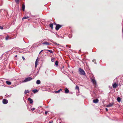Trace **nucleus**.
I'll return each mask as SVG.
<instances>
[{"instance_id": "f257e3e1", "label": "nucleus", "mask_w": 123, "mask_h": 123, "mask_svg": "<svg viewBox=\"0 0 123 123\" xmlns=\"http://www.w3.org/2000/svg\"><path fill=\"white\" fill-rule=\"evenodd\" d=\"M79 73L81 75H85V73L84 70L80 68L79 69Z\"/></svg>"}, {"instance_id": "f03ea898", "label": "nucleus", "mask_w": 123, "mask_h": 123, "mask_svg": "<svg viewBox=\"0 0 123 123\" xmlns=\"http://www.w3.org/2000/svg\"><path fill=\"white\" fill-rule=\"evenodd\" d=\"M92 82V83L94 85H96V82L95 80V78L94 76H93L92 78L91 79Z\"/></svg>"}, {"instance_id": "7ed1b4c3", "label": "nucleus", "mask_w": 123, "mask_h": 123, "mask_svg": "<svg viewBox=\"0 0 123 123\" xmlns=\"http://www.w3.org/2000/svg\"><path fill=\"white\" fill-rule=\"evenodd\" d=\"M32 79V78L31 77H28L25 78L24 80L23 81V82H26L28 81H29Z\"/></svg>"}, {"instance_id": "20e7f679", "label": "nucleus", "mask_w": 123, "mask_h": 123, "mask_svg": "<svg viewBox=\"0 0 123 123\" xmlns=\"http://www.w3.org/2000/svg\"><path fill=\"white\" fill-rule=\"evenodd\" d=\"M61 25H60L57 24L55 27L56 30L57 31L58 30L61 28Z\"/></svg>"}, {"instance_id": "39448f33", "label": "nucleus", "mask_w": 123, "mask_h": 123, "mask_svg": "<svg viewBox=\"0 0 123 123\" xmlns=\"http://www.w3.org/2000/svg\"><path fill=\"white\" fill-rule=\"evenodd\" d=\"M8 101L5 99H3L2 101V102L4 104H6L8 103Z\"/></svg>"}, {"instance_id": "423d86ee", "label": "nucleus", "mask_w": 123, "mask_h": 123, "mask_svg": "<svg viewBox=\"0 0 123 123\" xmlns=\"http://www.w3.org/2000/svg\"><path fill=\"white\" fill-rule=\"evenodd\" d=\"M114 105V102H112L111 103H110L109 105H107L106 106V107H109L113 105Z\"/></svg>"}, {"instance_id": "0eeeda50", "label": "nucleus", "mask_w": 123, "mask_h": 123, "mask_svg": "<svg viewBox=\"0 0 123 123\" xmlns=\"http://www.w3.org/2000/svg\"><path fill=\"white\" fill-rule=\"evenodd\" d=\"M51 42L53 43L55 45L57 46L60 47L61 46V45L57 43L54 42V41H52Z\"/></svg>"}, {"instance_id": "6e6552de", "label": "nucleus", "mask_w": 123, "mask_h": 123, "mask_svg": "<svg viewBox=\"0 0 123 123\" xmlns=\"http://www.w3.org/2000/svg\"><path fill=\"white\" fill-rule=\"evenodd\" d=\"M29 16H26V17L25 16V17H24L22 18V19L23 20L24 19H27V18H29L30 16L31 15V14L30 13H29Z\"/></svg>"}, {"instance_id": "1a4fd4ad", "label": "nucleus", "mask_w": 123, "mask_h": 123, "mask_svg": "<svg viewBox=\"0 0 123 123\" xmlns=\"http://www.w3.org/2000/svg\"><path fill=\"white\" fill-rule=\"evenodd\" d=\"M28 100L29 101H30V104H32L33 102V100L31 98H29L28 99Z\"/></svg>"}, {"instance_id": "9d476101", "label": "nucleus", "mask_w": 123, "mask_h": 123, "mask_svg": "<svg viewBox=\"0 0 123 123\" xmlns=\"http://www.w3.org/2000/svg\"><path fill=\"white\" fill-rule=\"evenodd\" d=\"M99 101L98 99L96 98V99H94L93 100V102L95 103H97Z\"/></svg>"}, {"instance_id": "9b49d317", "label": "nucleus", "mask_w": 123, "mask_h": 123, "mask_svg": "<svg viewBox=\"0 0 123 123\" xmlns=\"http://www.w3.org/2000/svg\"><path fill=\"white\" fill-rule=\"evenodd\" d=\"M118 86L116 83H115L112 84V87L113 88H116Z\"/></svg>"}, {"instance_id": "f8f14e48", "label": "nucleus", "mask_w": 123, "mask_h": 123, "mask_svg": "<svg viewBox=\"0 0 123 123\" xmlns=\"http://www.w3.org/2000/svg\"><path fill=\"white\" fill-rule=\"evenodd\" d=\"M38 58H37L36 60L35 63V67H36L37 65V63L38 62Z\"/></svg>"}, {"instance_id": "ddd939ff", "label": "nucleus", "mask_w": 123, "mask_h": 123, "mask_svg": "<svg viewBox=\"0 0 123 123\" xmlns=\"http://www.w3.org/2000/svg\"><path fill=\"white\" fill-rule=\"evenodd\" d=\"M42 44L44 45H50V43L48 42H44V43H43Z\"/></svg>"}, {"instance_id": "4468645a", "label": "nucleus", "mask_w": 123, "mask_h": 123, "mask_svg": "<svg viewBox=\"0 0 123 123\" xmlns=\"http://www.w3.org/2000/svg\"><path fill=\"white\" fill-rule=\"evenodd\" d=\"M65 93H68V92H69V90L67 88H65Z\"/></svg>"}, {"instance_id": "2eb2a0df", "label": "nucleus", "mask_w": 123, "mask_h": 123, "mask_svg": "<svg viewBox=\"0 0 123 123\" xmlns=\"http://www.w3.org/2000/svg\"><path fill=\"white\" fill-rule=\"evenodd\" d=\"M25 8V6L24 4H23L22 5V8L23 10L24 11Z\"/></svg>"}, {"instance_id": "dca6fc26", "label": "nucleus", "mask_w": 123, "mask_h": 123, "mask_svg": "<svg viewBox=\"0 0 123 123\" xmlns=\"http://www.w3.org/2000/svg\"><path fill=\"white\" fill-rule=\"evenodd\" d=\"M6 83L8 85H10L11 84V83L10 81H6Z\"/></svg>"}, {"instance_id": "f3484780", "label": "nucleus", "mask_w": 123, "mask_h": 123, "mask_svg": "<svg viewBox=\"0 0 123 123\" xmlns=\"http://www.w3.org/2000/svg\"><path fill=\"white\" fill-rule=\"evenodd\" d=\"M38 91V90L37 89H34L32 90V92L34 93H35L36 92H37Z\"/></svg>"}, {"instance_id": "a211bd4d", "label": "nucleus", "mask_w": 123, "mask_h": 123, "mask_svg": "<svg viewBox=\"0 0 123 123\" xmlns=\"http://www.w3.org/2000/svg\"><path fill=\"white\" fill-rule=\"evenodd\" d=\"M49 26L52 29H53V24L52 23L50 24L49 25Z\"/></svg>"}, {"instance_id": "6ab92c4d", "label": "nucleus", "mask_w": 123, "mask_h": 123, "mask_svg": "<svg viewBox=\"0 0 123 123\" xmlns=\"http://www.w3.org/2000/svg\"><path fill=\"white\" fill-rule=\"evenodd\" d=\"M41 83L40 81L39 80H37L36 81V83L37 84H39Z\"/></svg>"}, {"instance_id": "aec40b11", "label": "nucleus", "mask_w": 123, "mask_h": 123, "mask_svg": "<svg viewBox=\"0 0 123 123\" xmlns=\"http://www.w3.org/2000/svg\"><path fill=\"white\" fill-rule=\"evenodd\" d=\"M117 100L118 102H120L121 100V98L120 97H118L117 98Z\"/></svg>"}, {"instance_id": "412c9836", "label": "nucleus", "mask_w": 123, "mask_h": 123, "mask_svg": "<svg viewBox=\"0 0 123 123\" xmlns=\"http://www.w3.org/2000/svg\"><path fill=\"white\" fill-rule=\"evenodd\" d=\"M45 51L49 52H50V53H53V51H52L51 50H47H47L45 49Z\"/></svg>"}, {"instance_id": "4be33fe9", "label": "nucleus", "mask_w": 123, "mask_h": 123, "mask_svg": "<svg viewBox=\"0 0 123 123\" xmlns=\"http://www.w3.org/2000/svg\"><path fill=\"white\" fill-rule=\"evenodd\" d=\"M29 91L28 90H25V94H26L27 93H29Z\"/></svg>"}, {"instance_id": "5701e85b", "label": "nucleus", "mask_w": 123, "mask_h": 123, "mask_svg": "<svg viewBox=\"0 0 123 123\" xmlns=\"http://www.w3.org/2000/svg\"><path fill=\"white\" fill-rule=\"evenodd\" d=\"M19 0H15V1L16 2L17 4H19Z\"/></svg>"}, {"instance_id": "b1692460", "label": "nucleus", "mask_w": 123, "mask_h": 123, "mask_svg": "<svg viewBox=\"0 0 123 123\" xmlns=\"http://www.w3.org/2000/svg\"><path fill=\"white\" fill-rule=\"evenodd\" d=\"M9 36L7 35L5 39L6 40H8L9 39Z\"/></svg>"}, {"instance_id": "393cba45", "label": "nucleus", "mask_w": 123, "mask_h": 123, "mask_svg": "<svg viewBox=\"0 0 123 123\" xmlns=\"http://www.w3.org/2000/svg\"><path fill=\"white\" fill-rule=\"evenodd\" d=\"M75 89H77L78 90H79V86L77 85L76 86V87H75Z\"/></svg>"}, {"instance_id": "a878e982", "label": "nucleus", "mask_w": 123, "mask_h": 123, "mask_svg": "<svg viewBox=\"0 0 123 123\" xmlns=\"http://www.w3.org/2000/svg\"><path fill=\"white\" fill-rule=\"evenodd\" d=\"M62 89H61L60 90H59L56 91V93H58L60 91H62Z\"/></svg>"}, {"instance_id": "bb28decb", "label": "nucleus", "mask_w": 123, "mask_h": 123, "mask_svg": "<svg viewBox=\"0 0 123 123\" xmlns=\"http://www.w3.org/2000/svg\"><path fill=\"white\" fill-rule=\"evenodd\" d=\"M55 65H56L57 66L58 65V63L57 61H56L55 62Z\"/></svg>"}, {"instance_id": "cd10ccee", "label": "nucleus", "mask_w": 123, "mask_h": 123, "mask_svg": "<svg viewBox=\"0 0 123 123\" xmlns=\"http://www.w3.org/2000/svg\"><path fill=\"white\" fill-rule=\"evenodd\" d=\"M92 61L93 62H94L95 64H96V60L95 59H94L93 60H92Z\"/></svg>"}, {"instance_id": "c85d7f7f", "label": "nucleus", "mask_w": 123, "mask_h": 123, "mask_svg": "<svg viewBox=\"0 0 123 123\" xmlns=\"http://www.w3.org/2000/svg\"><path fill=\"white\" fill-rule=\"evenodd\" d=\"M51 61L52 62H54V58L51 59Z\"/></svg>"}, {"instance_id": "c756f323", "label": "nucleus", "mask_w": 123, "mask_h": 123, "mask_svg": "<svg viewBox=\"0 0 123 123\" xmlns=\"http://www.w3.org/2000/svg\"><path fill=\"white\" fill-rule=\"evenodd\" d=\"M3 29V27L0 26V29L2 30Z\"/></svg>"}, {"instance_id": "7c9ffc66", "label": "nucleus", "mask_w": 123, "mask_h": 123, "mask_svg": "<svg viewBox=\"0 0 123 123\" xmlns=\"http://www.w3.org/2000/svg\"><path fill=\"white\" fill-rule=\"evenodd\" d=\"M66 47H68L69 48H70V47L69 46V45H66Z\"/></svg>"}, {"instance_id": "2f4dec72", "label": "nucleus", "mask_w": 123, "mask_h": 123, "mask_svg": "<svg viewBox=\"0 0 123 123\" xmlns=\"http://www.w3.org/2000/svg\"><path fill=\"white\" fill-rule=\"evenodd\" d=\"M35 109V108H31V110L32 111H34Z\"/></svg>"}, {"instance_id": "473e14b6", "label": "nucleus", "mask_w": 123, "mask_h": 123, "mask_svg": "<svg viewBox=\"0 0 123 123\" xmlns=\"http://www.w3.org/2000/svg\"><path fill=\"white\" fill-rule=\"evenodd\" d=\"M11 94L8 95V96H7V97H10L11 96Z\"/></svg>"}, {"instance_id": "72a5a7b5", "label": "nucleus", "mask_w": 123, "mask_h": 123, "mask_svg": "<svg viewBox=\"0 0 123 123\" xmlns=\"http://www.w3.org/2000/svg\"><path fill=\"white\" fill-rule=\"evenodd\" d=\"M47 113H48V111H45V114H47Z\"/></svg>"}, {"instance_id": "f704fd0d", "label": "nucleus", "mask_w": 123, "mask_h": 123, "mask_svg": "<svg viewBox=\"0 0 123 123\" xmlns=\"http://www.w3.org/2000/svg\"><path fill=\"white\" fill-rule=\"evenodd\" d=\"M56 37L58 38H60V36L58 35H56Z\"/></svg>"}, {"instance_id": "c9c22d12", "label": "nucleus", "mask_w": 123, "mask_h": 123, "mask_svg": "<svg viewBox=\"0 0 123 123\" xmlns=\"http://www.w3.org/2000/svg\"><path fill=\"white\" fill-rule=\"evenodd\" d=\"M43 50H42L41 51L39 52V54H40L41 52H42L43 51Z\"/></svg>"}, {"instance_id": "e433bc0d", "label": "nucleus", "mask_w": 123, "mask_h": 123, "mask_svg": "<svg viewBox=\"0 0 123 123\" xmlns=\"http://www.w3.org/2000/svg\"><path fill=\"white\" fill-rule=\"evenodd\" d=\"M105 110H106V111H108V109L107 108H105Z\"/></svg>"}, {"instance_id": "4c0bfd02", "label": "nucleus", "mask_w": 123, "mask_h": 123, "mask_svg": "<svg viewBox=\"0 0 123 123\" xmlns=\"http://www.w3.org/2000/svg\"><path fill=\"white\" fill-rule=\"evenodd\" d=\"M52 122H53L52 121H50L49 122V123H52Z\"/></svg>"}, {"instance_id": "58836bf2", "label": "nucleus", "mask_w": 123, "mask_h": 123, "mask_svg": "<svg viewBox=\"0 0 123 123\" xmlns=\"http://www.w3.org/2000/svg\"><path fill=\"white\" fill-rule=\"evenodd\" d=\"M39 71V70H38V71L37 72V74H38Z\"/></svg>"}, {"instance_id": "ea45409f", "label": "nucleus", "mask_w": 123, "mask_h": 123, "mask_svg": "<svg viewBox=\"0 0 123 123\" xmlns=\"http://www.w3.org/2000/svg\"><path fill=\"white\" fill-rule=\"evenodd\" d=\"M22 58L23 60H24L25 59V58L23 56L22 57Z\"/></svg>"}, {"instance_id": "a19ab883", "label": "nucleus", "mask_w": 123, "mask_h": 123, "mask_svg": "<svg viewBox=\"0 0 123 123\" xmlns=\"http://www.w3.org/2000/svg\"><path fill=\"white\" fill-rule=\"evenodd\" d=\"M54 24L55 25H57V24H56V23H55V22H54Z\"/></svg>"}, {"instance_id": "79ce46f5", "label": "nucleus", "mask_w": 123, "mask_h": 123, "mask_svg": "<svg viewBox=\"0 0 123 123\" xmlns=\"http://www.w3.org/2000/svg\"><path fill=\"white\" fill-rule=\"evenodd\" d=\"M34 47V45H32V47H31V48H32V47Z\"/></svg>"}, {"instance_id": "37998d69", "label": "nucleus", "mask_w": 123, "mask_h": 123, "mask_svg": "<svg viewBox=\"0 0 123 123\" xmlns=\"http://www.w3.org/2000/svg\"><path fill=\"white\" fill-rule=\"evenodd\" d=\"M17 57V55H16L15 56V57Z\"/></svg>"}, {"instance_id": "c03bdc74", "label": "nucleus", "mask_w": 123, "mask_h": 123, "mask_svg": "<svg viewBox=\"0 0 123 123\" xmlns=\"http://www.w3.org/2000/svg\"><path fill=\"white\" fill-rule=\"evenodd\" d=\"M109 88H111V89H112V88H111V87H110V86H109Z\"/></svg>"}, {"instance_id": "a18cd8bd", "label": "nucleus", "mask_w": 123, "mask_h": 123, "mask_svg": "<svg viewBox=\"0 0 123 123\" xmlns=\"http://www.w3.org/2000/svg\"><path fill=\"white\" fill-rule=\"evenodd\" d=\"M122 32L123 33V29H122Z\"/></svg>"}, {"instance_id": "49530a36", "label": "nucleus", "mask_w": 123, "mask_h": 123, "mask_svg": "<svg viewBox=\"0 0 123 123\" xmlns=\"http://www.w3.org/2000/svg\"><path fill=\"white\" fill-rule=\"evenodd\" d=\"M27 49V48H26L25 49Z\"/></svg>"}, {"instance_id": "de8ad7c7", "label": "nucleus", "mask_w": 123, "mask_h": 123, "mask_svg": "<svg viewBox=\"0 0 123 123\" xmlns=\"http://www.w3.org/2000/svg\"><path fill=\"white\" fill-rule=\"evenodd\" d=\"M27 52H28V50H27Z\"/></svg>"}, {"instance_id": "09e8293b", "label": "nucleus", "mask_w": 123, "mask_h": 123, "mask_svg": "<svg viewBox=\"0 0 123 123\" xmlns=\"http://www.w3.org/2000/svg\"><path fill=\"white\" fill-rule=\"evenodd\" d=\"M59 123H61V122H60Z\"/></svg>"}]
</instances>
